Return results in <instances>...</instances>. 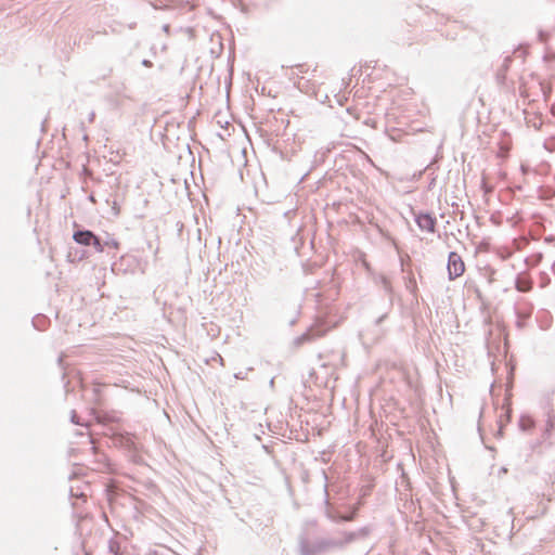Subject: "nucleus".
Listing matches in <instances>:
<instances>
[{"instance_id":"nucleus-1","label":"nucleus","mask_w":555,"mask_h":555,"mask_svg":"<svg viewBox=\"0 0 555 555\" xmlns=\"http://www.w3.org/2000/svg\"><path fill=\"white\" fill-rule=\"evenodd\" d=\"M372 532L371 526H364L356 531L336 530L332 537L320 538L325 555L333 552L345 551L348 545L357 540L367 538Z\"/></svg>"},{"instance_id":"nucleus-2","label":"nucleus","mask_w":555,"mask_h":555,"mask_svg":"<svg viewBox=\"0 0 555 555\" xmlns=\"http://www.w3.org/2000/svg\"><path fill=\"white\" fill-rule=\"evenodd\" d=\"M322 475H323V478L325 481V485H324V492H325L324 503L326 505L325 516L330 520H332L333 522H336V524L353 521L358 517L359 511H360L361 506L363 505V501L360 500L358 503L352 505L349 508V512L347 514H343L338 511L333 509L331 507V504L328 501V492H327L328 491V485H327L328 477H327V474L325 473V470H322Z\"/></svg>"},{"instance_id":"nucleus-3","label":"nucleus","mask_w":555,"mask_h":555,"mask_svg":"<svg viewBox=\"0 0 555 555\" xmlns=\"http://www.w3.org/2000/svg\"><path fill=\"white\" fill-rule=\"evenodd\" d=\"M107 386L105 384L101 383H94L92 386V398L91 401L93 403V408L91 409L92 414L94 415V418L99 423H109V422H116L117 417L109 416L106 412L102 410V408L105 405V388Z\"/></svg>"},{"instance_id":"nucleus-4","label":"nucleus","mask_w":555,"mask_h":555,"mask_svg":"<svg viewBox=\"0 0 555 555\" xmlns=\"http://www.w3.org/2000/svg\"><path fill=\"white\" fill-rule=\"evenodd\" d=\"M299 555H325L323 544L320 538L311 541L306 534L298 537Z\"/></svg>"},{"instance_id":"nucleus-5","label":"nucleus","mask_w":555,"mask_h":555,"mask_svg":"<svg viewBox=\"0 0 555 555\" xmlns=\"http://www.w3.org/2000/svg\"><path fill=\"white\" fill-rule=\"evenodd\" d=\"M414 221L422 231L436 232L437 218L428 211H413Z\"/></svg>"},{"instance_id":"nucleus-6","label":"nucleus","mask_w":555,"mask_h":555,"mask_svg":"<svg viewBox=\"0 0 555 555\" xmlns=\"http://www.w3.org/2000/svg\"><path fill=\"white\" fill-rule=\"evenodd\" d=\"M449 280L453 281L461 276L465 271V264L462 257L456 251H450L448 256Z\"/></svg>"},{"instance_id":"nucleus-7","label":"nucleus","mask_w":555,"mask_h":555,"mask_svg":"<svg viewBox=\"0 0 555 555\" xmlns=\"http://www.w3.org/2000/svg\"><path fill=\"white\" fill-rule=\"evenodd\" d=\"M327 328L322 323L312 324L304 334L295 339L296 346H301L306 343L313 341L317 338L324 336Z\"/></svg>"},{"instance_id":"nucleus-8","label":"nucleus","mask_w":555,"mask_h":555,"mask_svg":"<svg viewBox=\"0 0 555 555\" xmlns=\"http://www.w3.org/2000/svg\"><path fill=\"white\" fill-rule=\"evenodd\" d=\"M95 235L94 232L88 229H76L73 234V240L82 246H90L91 240Z\"/></svg>"},{"instance_id":"nucleus-9","label":"nucleus","mask_w":555,"mask_h":555,"mask_svg":"<svg viewBox=\"0 0 555 555\" xmlns=\"http://www.w3.org/2000/svg\"><path fill=\"white\" fill-rule=\"evenodd\" d=\"M33 326L38 331H46L50 325V319L44 314H37L33 318Z\"/></svg>"},{"instance_id":"nucleus-10","label":"nucleus","mask_w":555,"mask_h":555,"mask_svg":"<svg viewBox=\"0 0 555 555\" xmlns=\"http://www.w3.org/2000/svg\"><path fill=\"white\" fill-rule=\"evenodd\" d=\"M108 551L113 555H124L121 541L118 538H113L108 541Z\"/></svg>"},{"instance_id":"nucleus-11","label":"nucleus","mask_w":555,"mask_h":555,"mask_svg":"<svg viewBox=\"0 0 555 555\" xmlns=\"http://www.w3.org/2000/svg\"><path fill=\"white\" fill-rule=\"evenodd\" d=\"M518 425L522 431H528L534 427V421L529 415H521Z\"/></svg>"},{"instance_id":"nucleus-12","label":"nucleus","mask_w":555,"mask_h":555,"mask_svg":"<svg viewBox=\"0 0 555 555\" xmlns=\"http://www.w3.org/2000/svg\"><path fill=\"white\" fill-rule=\"evenodd\" d=\"M90 246H92L98 253L104 251L103 238L96 234L91 240Z\"/></svg>"},{"instance_id":"nucleus-13","label":"nucleus","mask_w":555,"mask_h":555,"mask_svg":"<svg viewBox=\"0 0 555 555\" xmlns=\"http://www.w3.org/2000/svg\"><path fill=\"white\" fill-rule=\"evenodd\" d=\"M103 244H104V248L109 247V248L118 249V247H119V242L116 241L115 238H112L108 236L106 237V240H103Z\"/></svg>"},{"instance_id":"nucleus-14","label":"nucleus","mask_w":555,"mask_h":555,"mask_svg":"<svg viewBox=\"0 0 555 555\" xmlns=\"http://www.w3.org/2000/svg\"><path fill=\"white\" fill-rule=\"evenodd\" d=\"M382 285H383V288L384 291L391 295L392 292H393V288H392V285H391V282L389 281V279H387L386 276H383L382 278Z\"/></svg>"},{"instance_id":"nucleus-15","label":"nucleus","mask_w":555,"mask_h":555,"mask_svg":"<svg viewBox=\"0 0 555 555\" xmlns=\"http://www.w3.org/2000/svg\"><path fill=\"white\" fill-rule=\"evenodd\" d=\"M330 152V150L326 151H318L314 155V162L315 163H322L325 159L326 154Z\"/></svg>"},{"instance_id":"nucleus-16","label":"nucleus","mask_w":555,"mask_h":555,"mask_svg":"<svg viewBox=\"0 0 555 555\" xmlns=\"http://www.w3.org/2000/svg\"><path fill=\"white\" fill-rule=\"evenodd\" d=\"M541 89H542V92H543L545 101H548L550 94L552 92V88L551 87H546L543 83H541Z\"/></svg>"},{"instance_id":"nucleus-17","label":"nucleus","mask_w":555,"mask_h":555,"mask_svg":"<svg viewBox=\"0 0 555 555\" xmlns=\"http://www.w3.org/2000/svg\"><path fill=\"white\" fill-rule=\"evenodd\" d=\"M401 485H405L406 489L410 490V479L408 477V474L402 472L401 474Z\"/></svg>"},{"instance_id":"nucleus-18","label":"nucleus","mask_w":555,"mask_h":555,"mask_svg":"<svg viewBox=\"0 0 555 555\" xmlns=\"http://www.w3.org/2000/svg\"><path fill=\"white\" fill-rule=\"evenodd\" d=\"M70 421L75 425H81V423L79 421V416H78V414H77V412L75 410H73L72 413H70Z\"/></svg>"},{"instance_id":"nucleus-19","label":"nucleus","mask_w":555,"mask_h":555,"mask_svg":"<svg viewBox=\"0 0 555 555\" xmlns=\"http://www.w3.org/2000/svg\"><path fill=\"white\" fill-rule=\"evenodd\" d=\"M538 38L541 42H545L548 38V34L543 30H540L538 34Z\"/></svg>"},{"instance_id":"nucleus-20","label":"nucleus","mask_w":555,"mask_h":555,"mask_svg":"<svg viewBox=\"0 0 555 555\" xmlns=\"http://www.w3.org/2000/svg\"><path fill=\"white\" fill-rule=\"evenodd\" d=\"M511 414H512V409L508 406L504 413V416L506 417L505 422L508 423L511 421Z\"/></svg>"},{"instance_id":"nucleus-21","label":"nucleus","mask_w":555,"mask_h":555,"mask_svg":"<svg viewBox=\"0 0 555 555\" xmlns=\"http://www.w3.org/2000/svg\"><path fill=\"white\" fill-rule=\"evenodd\" d=\"M176 225H177L178 234L181 235L184 224L182 222L178 221Z\"/></svg>"},{"instance_id":"nucleus-22","label":"nucleus","mask_w":555,"mask_h":555,"mask_svg":"<svg viewBox=\"0 0 555 555\" xmlns=\"http://www.w3.org/2000/svg\"><path fill=\"white\" fill-rule=\"evenodd\" d=\"M494 274H495V271L493 269H489L488 283H491L493 281V275Z\"/></svg>"},{"instance_id":"nucleus-23","label":"nucleus","mask_w":555,"mask_h":555,"mask_svg":"<svg viewBox=\"0 0 555 555\" xmlns=\"http://www.w3.org/2000/svg\"><path fill=\"white\" fill-rule=\"evenodd\" d=\"M142 65L145 66V67H152L153 63L150 60L144 59L142 61Z\"/></svg>"},{"instance_id":"nucleus-24","label":"nucleus","mask_w":555,"mask_h":555,"mask_svg":"<svg viewBox=\"0 0 555 555\" xmlns=\"http://www.w3.org/2000/svg\"><path fill=\"white\" fill-rule=\"evenodd\" d=\"M387 318V313L380 315L379 318H377L376 320V325H379L385 319Z\"/></svg>"},{"instance_id":"nucleus-25","label":"nucleus","mask_w":555,"mask_h":555,"mask_svg":"<svg viewBox=\"0 0 555 555\" xmlns=\"http://www.w3.org/2000/svg\"><path fill=\"white\" fill-rule=\"evenodd\" d=\"M544 241H545L546 243L551 244V243L555 242V236H553V235H548V236H546V237L544 238Z\"/></svg>"},{"instance_id":"nucleus-26","label":"nucleus","mask_w":555,"mask_h":555,"mask_svg":"<svg viewBox=\"0 0 555 555\" xmlns=\"http://www.w3.org/2000/svg\"><path fill=\"white\" fill-rule=\"evenodd\" d=\"M502 428H503V414L500 416V428H499V431H498V434L500 436H502Z\"/></svg>"},{"instance_id":"nucleus-27","label":"nucleus","mask_w":555,"mask_h":555,"mask_svg":"<svg viewBox=\"0 0 555 555\" xmlns=\"http://www.w3.org/2000/svg\"><path fill=\"white\" fill-rule=\"evenodd\" d=\"M94 118H95V113H94V112H91V113L89 114V117H88L89 122H93V121H94Z\"/></svg>"},{"instance_id":"nucleus-28","label":"nucleus","mask_w":555,"mask_h":555,"mask_svg":"<svg viewBox=\"0 0 555 555\" xmlns=\"http://www.w3.org/2000/svg\"><path fill=\"white\" fill-rule=\"evenodd\" d=\"M516 288H517L518 291H520V292H527V291H528V288H527V287H522V286H520L518 283H516Z\"/></svg>"},{"instance_id":"nucleus-29","label":"nucleus","mask_w":555,"mask_h":555,"mask_svg":"<svg viewBox=\"0 0 555 555\" xmlns=\"http://www.w3.org/2000/svg\"><path fill=\"white\" fill-rule=\"evenodd\" d=\"M63 362H64V357L63 356H60L59 359H57V363L61 367H63Z\"/></svg>"},{"instance_id":"nucleus-30","label":"nucleus","mask_w":555,"mask_h":555,"mask_svg":"<svg viewBox=\"0 0 555 555\" xmlns=\"http://www.w3.org/2000/svg\"><path fill=\"white\" fill-rule=\"evenodd\" d=\"M163 30L166 33V34H169V30H170V25L166 24L163 26Z\"/></svg>"},{"instance_id":"nucleus-31","label":"nucleus","mask_w":555,"mask_h":555,"mask_svg":"<svg viewBox=\"0 0 555 555\" xmlns=\"http://www.w3.org/2000/svg\"><path fill=\"white\" fill-rule=\"evenodd\" d=\"M435 181H436V179L433 178L430 183H429V185H428V189H431L435 185Z\"/></svg>"},{"instance_id":"nucleus-32","label":"nucleus","mask_w":555,"mask_h":555,"mask_svg":"<svg viewBox=\"0 0 555 555\" xmlns=\"http://www.w3.org/2000/svg\"><path fill=\"white\" fill-rule=\"evenodd\" d=\"M551 113L555 117V103L551 106Z\"/></svg>"},{"instance_id":"nucleus-33","label":"nucleus","mask_w":555,"mask_h":555,"mask_svg":"<svg viewBox=\"0 0 555 555\" xmlns=\"http://www.w3.org/2000/svg\"><path fill=\"white\" fill-rule=\"evenodd\" d=\"M475 293L478 298H481V293L478 288L475 289Z\"/></svg>"},{"instance_id":"nucleus-34","label":"nucleus","mask_w":555,"mask_h":555,"mask_svg":"<svg viewBox=\"0 0 555 555\" xmlns=\"http://www.w3.org/2000/svg\"><path fill=\"white\" fill-rule=\"evenodd\" d=\"M553 423L551 421H548V424H547V430L552 429L553 428Z\"/></svg>"},{"instance_id":"nucleus-35","label":"nucleus","mask_w":555,"mask_h":555,"mask_svg":"<svg viewBox=\"0 0 555 555\" xmlns=\"http://www.w3.org/2000/svg\"><path fill=\"white\" fill-rule=\"evenodd\" d=\"M89 201L92 202V203L95 202L94 196L92 194L89 196Z\"/></svg>"},{"instance_id":"nucleus-36","label":"nucleus","mask_w":555,"mask_h":555,"mask_svg":"<svg viewBox=\"0 0 555 555\" xmlns=\"http://www.w3.org/2000/svg\"><path fill=\"white\" fill-rule=\"evenodd\" d=\"M500 473H507V468L502 467V468L500 469Z\"/></svg>"},{"instance_id":"nucleus-37","label":"nucleus","mask_w":555,"mask_h":555,"mask_svg":"<svg viewBox=\"0 0 555 555\" xmlns=\"http://www.w3.org/2000/svg\"><path fill=\"white\" fill-rule=\"evenodd\" d=\"M197 233H198V240L201 241V233H202V230L201 229H197Z\"/></svg>"},{"instance_id":"nucleus-38","label":"nucleus","mask_w":555,"mask_h":555,"mask_svg":"<svg viewBox=\"0 0 555 555\" xmlns=\"http://www.w3.org/2000/svg\"><path fill=\"white\" fill-rule=\"evenodd\" d=\"M273 385H274V378H271L270 386L273 387Z\"/></svg>"},{"instance_id":"nucleus-39","label":"nucleus","mask_w":555,"mask_h":555,"mask_svg":"<svg viewBox=\"0 0 555 555\" xmlns=\"http://www.w3.org/2000/svg\"><path fill=\"white\" fill-rule=\"evenodd\" d=\"M295 323H296V319H293V320L289 322V324H291V325H294Z\"/></svg>"},{"instance_id":"nucleus-40","label":"nucleus","mask_w":555,"mask_h":555,"mask_svg":"<svg viewBox=\"0 0 555 555\" xmlns=\"http://www.w3.org/2000/svg\"><path fill=\"white\" fill-rule=\"evenodd\" d=\"M552 270H553V272L555 274V262L553 263Z\"/></svg>"},{"instance_id":"nucleus-41","label":"nucleus","mask_w":555,"mask_h":555,"mask_svg":"<svg viewBox=\"0 0 555 555\" xmlns=\"http://www.w3.org/2000/svg\"><path fill=\"white\" fill-rule=\"evenodd\" d=\"M369 551L364 554V555H367Z\"/></svg>"}]
</instances>
